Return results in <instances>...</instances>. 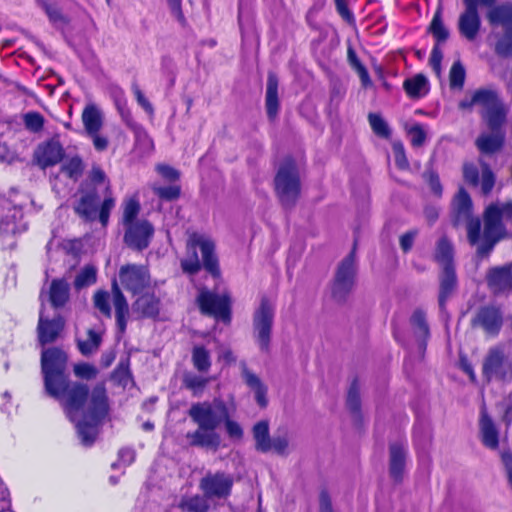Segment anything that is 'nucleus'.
I'll use <instances>...</instances> for the list:
<instances>
[{"instance_id": "1", "label": "nucleus", "mask_w": 512, "mask_h": 512, "mask_svg": "<svg viewBox=\"0 0 512 512\" xmlns=\"http://www.w3.org/2000/svg\"><path fill=\"white\" fill-rule=\"evenodd\" d=\"M191 420L198 428L186 434V439L193 447L217 449L221 438L216 429L223 423L231 439L240 440L243 437L241 425L232 420L225 401L215 398L212 402L204 401L191 405L188 410Z\"/></svg>"}, {"instance_id": "2", "label": "nucleus", "mask_w": 512, "mask_h": 512, "mask_svg": "<svg viewBox=\"0 0 512 512\" xmlns=\"http://www.w3.org/2000/svg\"><path fill=\"white\" fill-rule=\"evenodd\" d=\"M180 266L186 275H196L202 268L213 278L221 276L216 245L211 237L193 232L186 242V257L181 259Z\"/></svg>"}, {"instance_id": "3", "label": "nucleus", "mask_w": 512, "mask_h": 512, "mask_svg": "<svg viewBox=\"0 0 512 512\" xmlns=\"http://www.w3.org/2000/svg\"><path fill=\"white\" fill-rule=\"evenodd\" d=\"M503 220L512 223V199L486 207L483 213L482 243L475 251L478 261L488 258L497 243L507 236Z\"/></svg>"}, {"instance_id": "4", "label": "nucleus", "mask_w": 512, "mask_h": 512, "mask_svg": "<svg viewBox=\"0 0 512 512\" xmlns=\"http://www.w3.org/2000/svg\"><path fill=\"white\" fill-rule=\"evenodd\" d=\"M109 412L108 396L105 385L99 383L91 391L90 401L82 414V419L74 422L78 437L84 446H91L99 433V425Z\"/></svg>"}, {"instance_id": "5", "label": "nucleus", "mask_w": 512, "mask_h": 512, "mask_svg": "<svg viewBox=\"0 0 512 512\" xmlns=\"http://www.w3.org/2000/svg\"><path fill=\"white\" fill-rule=\"evenodd\" d=\"M67 354L57 347L43 350L41 355V370L44 380V389L47 395H57L58 388L68 379Z\"/></svg>"}, {"instance_id": "6", "label": "nucleus", "mask_w": 512, "mask_h": 512, "mask_svg": "<svg viewBox=\"0 0 512 512\" xmlns=\"http://www.w3.org/2000/svg\"><path fill=\"white\" fill-rule=\"evenodd\" d=\"M274 184L281 205L285 209H292L301 191L299 170L292 158H287L280 164Z\"/></svg>"}, {"instance_id": "7", "label": "nucleus", "mask_w": 512, "mask_h": 512, "mask_svg": "<svg viewBox=\"0 0 512 512\" xmlns=\"http://www.w3.org/2000/svg\"><path fill=\"white\" fill-rule=\"evenodd\" d=\"M508 113L509 107L506 105L483 120L489 132H482L475 141V145L480 153L492 155L502 150L506 136L504 125L507 121Z\"/></svg>"}, {"instance_id": "8", "label": "nucleus", "mask_w": 512, "mask_h": 512, "mask_svg": "<svg viewBox=\"0 0 512 512\" xmlns=\"http://www.w3.org/2000/svg\"><path fill=\"white\" fill-rule=\"evenodd\" d=\"M57 395H49L59 400L70 421L75 422L79 412L82 414L89 404L91 393L87 384L81 382H71L68 379L58 388Z\"/></svg>"}, {"instance_id": "9", "label": "nucleus", "mask_w": 512, "mask_h": 512, "mask_svg": "<svg viewBox=\"0 0 512 512\" xmlns=\"http://www.w3.org/2000/svg\"><path fill=\"white\" fill-rule=\"evenodd\" d=\"M482 376L487 382L503 384L512 381V358L505 352L504 347H491L482 363Z\"/></svg>"}, {"instance_id": "10", "label": "nucleus", "mask_w": 512, "mask_h": 512, "mask_svg": "<svg viewBox=\"0 0 512 512\" xmlns=\"http://www.w3.org/2000/svg\"><path fill=\"white\" fill-rule=\"evenodd\" d=\"M455 225L466 224L468 243L476 247L482 243L481 220L472 215V200L470 195L463 188L459 190L454 199Z\"/></svg>"}, {"instance_id": "11", "label": "nucleus", "mask_w": 512, "mask_h": 512, "mask_svg": "<svg viewBox=\"0 0 512 512\" xmlns=\"http://www.w3.org/2000/svg\"><path fill=\"white\" fill-rule=\"evenodd\" d=\"M275 317V306L267 296H263L252 318L254 338L263 352H268Z\"/></svg>"}, {"instance_id": "12", "label": "nucleus", "mask_w": 512, "mask_h": 512, "mask_svg": "<svg viewBox=\"0 0 512 512\" xmlns=\"http://www.w3.org/2000/svg\"><path fill=\"white\" fill-rule=\"evenodd\" d=\"M355 249L356 242L352 251L340 262L335 273L332 284V297L339 303L347 300L355 285Z\"/></svg>"}, {"instance_id": "13", "label": "nucleus", "mask_w": 512, "mask_h": 512, "mask_svg": "<svg viewBox=\"0 0 512 512\" xmlns=\"http://www.w3.org/2000/svg\"><path fill=\"white\" fill-rule=\"evenodd\" d=\"M197 303L202 314L220 318L224 322L230 321L231 297L228 292L218 295L203 289L197 297Z\"/></svg>"}, {"instance_id": "14", "label": "nucleus", "mask_w": 512, "mask_h": 512, "mask_svg": "<svg viewBox=\"0 0 512 512\" xmlns=\"http://www.w3.org/2000/svg\"><path fill=\"white\" fill-rule=\"evenodd\" d=\"M482 107L481 118L484 120L495 111L506 106L500 97L498 91L493 88H480L474 91L470 99L465 98L459 102V108L462 110H471L473 106Z\"/></svg>"}, {"instance_id": "15", "label": "nucleus", "mask_w": 512, "mask_h": 512, "mask_svg": "<svg viewBox=\"0 0 512 512\" xmlns=\"http://www.w3.org/2000/svg\"><path fill=\"white\" fill-rule=\"evenodd\" d=\"M463 3L465 10L459 16L458 30L464 38L473 41L476 39L481 27L478 6H492L493 4H485L483 0H463Z\"/></svg>"}, {"instance_id": "16", "label": "nucleus", "mask_w": 512, "mask_h": 512, "mask_svg": "<svg viewBox=\"0 0 512 512\" xmlns=\"http://www.w3.org/2000/svg\"><path fill=\"white\" fill-rule=\"evenodd\" d=\"M474 328L482 329L489 336H497L503 326V313L494 305L481 306L471 320Z\"/></svg>"}, {"instance_id": "17", "label": "nucleus", "mask_w": 512, "mask_h": 512, "mask_svg": "<svg viewBox=\"0 0 512 512\" xmlns=\"http://www.w3.org/2000/svg\"><path fill=\"white\" fill-rule=\"evenodd\" d=\"M119 279L126 290L138 294L149 285L150 274L145 266L129 264L120 268Z\"/></svg>"}, {"instance_id": "18", "label": "nucleus", "mask_w": 512, "mask_h": 512, "mask_svg": "<svg viewBox=\"0 0 512 512\" xmlns=\"http://www.w3.org/2000/svg\"><path fill=\"white\" fill-rule=\"evenodd\" d=\"M34 161L41 169H47L60 163L65 157V150L58 136L39 144L34 151Z\"/></svg>"}, {"instance_id": "19", "label": "nucleus", "mask_w": 512, "mask_h": 512, "mask_svg": "<svg viewBox=\"0 0 512 512\" xmlns=\"http://www.w3.org/2000/svg\"><path fill=\"white\" fill-rule=\"evenodd\" d=\"M125 228L124 242L127 246L137 251H142L149 246L154 227L148 220H138Z\"/></svg>"}, {"instance_id": "20", "label": "nucleus", "mask_w": 512, "mask_h": 512, "mask_svg": "<svg viewBox=\"0 0 512 512\" xmlns=\"http://www.w3.org/2000/svg\"><path fill=\"white\" fill-rule=\"evenodd\" d=\"M79 197L73 203L74 213L84 222H93L97 218L99 193L95 188H79Z\"/></svg>"}, {"instance_id": "21", "label": "nucleus", "mask_w": 512, "mask_h": 512, "mask_svg": "<svg viewBox=\"0 0 512 512\" xmlns=\"http://www.w3.org/2000/svg\"><path fill=\"white\" fill-rule=\"evenodd\" d=\"M233 479L224 472L207 474L200 481V488L207 498H225L230 495Z\"/></svg>"}, {"instance_id": "22", "label": "nucleus", "mask_w": 512, "mask_h": 512, "mask_svg": "<svg viewBox=\"0 0 512 512\" xmlns=\"http://www.w3.org/2000/svg\"><path fill=\"white\" fill-rule=\"evenodd\" d=\"M486 283L494 295L510 293L512 291L511 265L495 266L488 269Z\"/></svg>"}, {"instance_id": "23", "label": "nucleus", "mask_w": 512, "mask_h": 512, "mask_svg": "<svg viewBox=\"0 0 512 512\" xmlns=\"http://www.w3.org/2000/svg\"><path fill=\"white\" fill-rule=\"evenodd\" d=\"M64 325L63 317L57 316L51 320L44 319L41 311L37 327L39 343L44 346L55 342L63 330Z\"/></svg>"}, {"instance_id": "24", "label": "nucleus", "mask_w": 512, "mask_h": 512, "mask_svg": "<svg viewBox=\"0 0 512 512\" xmlns=\"http://www.w3.org/2000/svg\"><path fill=\"white\" fill-rule=\"evenodd\" d=\"M113 305L119 337L126 332L129 319V305L116 280L112 282Z\"/></svg>"}, {"instance_id": "25", "label": "nucleus", "mask_w": 512, "mask_h": 512, "mask_svg": "<svg viewBox=\"0 0 512 512\" xmlns=\"http://www.w3.org/2000/svg\"><path fill=\"white\" fill-rule=\"evenodd\" d=\"M279 79L276 73L270 71L267 75L266 93H265V108L267 117L270 121H274L280 111L279 100Z\"/></svg>"}, {"instance_id": "26", "label": "nucleus", "mask_w": 512, "mask_h": 512, "mask_svg": "<svg viewBox=\"0 0 512 512\" xmlns=\"http://www.w3.org/2000/svg\"><path fill=\"white\" fill-rule=\"evenodd\" d=\"M389 473L395 482H400L403 478L407 446L403 442H395L390 444L389 447Z\"/></svg>"}, {"instance_id": "27", "label": "nucleus", "mask_w": 512, "mask_h": 512, "mask_svg": "<svg viewBox=\"0 0 512 512\" xmlns=\"http://www.w3.org/2000/svg\"><path fill=\"white\" fill-rule=\"evenodd\" d=\"M458 285L455 265L444 266L439 274L438 302L441 309L445 307L447 299L453 294Z\"/></svg>"}, {"instance_id": "28", "label": "nucleus", "mask_w": 512, "mask_h": 512, "mask_svg": "<svg viewBox=\"0 0 512 512\" xmlns=\"http://www.w3.org/2000/svg\"><path fill=\"white\" fill-rule=\"evenodd\" d=\"M410 325L413 328L414 336L418 343L419 354L423 357L430 337L426 313L422 309H416L410 317Z\"/></svg>"}, {"instance_id": "29", "label": "nucleus", "mask_w": 512, "mask_h": 512, "mask_svg": "<svg viewBox=\"0 0 512 512\" xmlns=\"http://www.w3.org/2000/svg\"><path fill=\"white\" fill-rule=\"evenodd\" d=\"M242 377L248 387L255 393V400L261 408H265L268 404L267 387L262 383L260 378L250 371L245 362H241Z\"/></svg>"}, {"instance_id": "30", "label": "nucleus", "mask_w": 512, "mask_h": 512, "mask_svg": "<svg viewBox=\"0 0 512 512\" xmlns=\"http://www.w3.org/2000/svg\"><path fill=\"white\" fill-rule=\"evenodd\" d=\"M479 425L483 445L491 450L497 449L499 446V432L487 412H481Z\"/></svg>"}, {"instance_id": "31", "label": "nucleus", "mask_w": 512, "mask_h": 512, "mask_svg": "<svg viewBox=\"0 0 512 512\" xmlns=\"http://www.w3.org/2000/svg\"><path fill=\"white\" fill-rule=\"evenodd\" d=\"M70 298V285L63 278L53 279L49 289V301L55 309L62 308Z\"/></svg>"}, {"instance_id": "32", "label": "nucleus", "mask_w": 512, "mask_h": 512, "mask_svg": "<svg viewBox=\"0 0 512 512\" xmlns=\"http://www.w3.org/2000/svg\"><path fill=\"white\" fill-rule=\"evenodd\" d=\"M134 307L142 317L156 318L160 312V299L154 294L147 293L135 301Z\"/></svg>"}, {"instance_id": "33", "label": "nucleus", "mask_w": 512, "mask_h": 512, "mask_svg": "<svg viewBox=\"0 0 512 512\" xmlns=\"http://www.w3.org/2000/svg\"><path fill=\"white\" fill-rule=\"evenodd\" d=\"M82 122L86 134H95L103 126V117L101 111L94 104L87 105L82 112Z\"/></svg>"}, {"instance_id": "34", "label": "nucleus", "mask_w": 512, "mask_h": 512, "mask_svg": "<svg viewBox=\"0 0 512 512\" xmlns=\"http://www.w3.org/2000/svg\"><path fill=\"white\" fill-rule=\"evenodd\" d=\"M491 25L512 26V2H505L492 7L487 13Z\"/></svg>"}, {"instance_id": "35", "label": "nucleus", "mask_w": 512, "mask_h": 512, "mask_svg": "<svg viewBox=\"0 0 512 512\" xmlns=\"http://www.w3.org/2000/svg\"><path fill=\"white\" fill-rule=\"evenodd\" d=\"M253 438L255 440V449L261 453L271 451V437L269 433V423L267 420L257 422L252 428Z\"/></svg>"}, {"instance_id": "36", "label": "nucleus", "mask_w": 512, "mask_h": 512, "mask_svg": "<svg viewBox=\"0 0 512 512\" xmlns=\"http://www.w3.org/2000/svg\"><path fill=\"white\" fill-rule=\"evenodd\" d=\"M103 185L105 193L111 192L110 182L107 179V176L103 169L99 165H93L91 170L88 173L86 181H84L81 185V189H89L95 188L98 191V187Z\"/></svg>"}, {"instance_id": "37", "label": "nucleus", "mask_w": 512, "mask_h": 512, "mask_svg": "<svg viewBox=\"0 0 512 512\" xmlns=\"http://www.w3.org/2000/svg\"><path fill=\"white\" fill-rule=\"evenodd\" d=\"M403 88L409 97L420 98L428 93L429 83L424 75L417 74L412 78L406 79L403 83Z\"/></svg>"}, {"instance_id": "38", "label": "nucleus", "mask_w": 512, "mask_h": 512, "mask_svg": "<svg viewBox=\"0 0 512 512\" xmlns=\"http://www.w3.org/2000/svg\"><path fill=\"white\" fill-rule=\"evenodd\" d=\"M453 253L454 249L451 241L446 236H442L436 244L434 254L435 261L442 267L454 265Z\"/></svg>"}, {"instance_id": "39", "label": "nucleus", "mask_w": 512, "mask_h": 512, "mask_svg": "<svg viewBox=\"0 0 512 512\" xmlns=\"http://www.w3.org/2000/svg\"><path fill=\"white\" fill-rule=\"evenodd\" d=\"M131 131L134 134V149L142 156L150 154L154 150V142L146 129L139 125Z\"/></svg>"}, {"instance_id": "40", "label": "nucleus", "mask_w": 512, "mask_h": 512, "mask_svg": "<svg viewBox=\"0 0 512 512\" xmlns=\"http://www.w3.org/2000/svg\"><path fill=\"white\" fill-rule=\"evenodd\" d=\"M191 361L193 367L200 373H207L212 365L210 352L203 345L193 347Z\"/></svg>"}, {"instance_id": "41", "label": "nucleus", "mask_w": 512, "mask_h": 512, "mask_svg": "<svg viewBox=\"0 0 512 512\" xmlns=\"http://www.w3.org/2000/svg\"><path fill=\"white\" fill-rule=\"evenodd\" d=\"M346 405L356 421L361 420V399L360 386L357 379H354L349 387Z\"/></svg>"}, {"instance_id": "42", "label": "nucleus", "mask_w": 512, "mask_h": 512, "mask_svg": "<svg viewBox=\"0 0 512 512\" xmlns=\"http://www.w3.org/2000/svg\"><path fill=\"white\" fill-rule=\"evenodd\" d=\"M209 383V378L197 375L193 372H185L182 378V385L190 390L194 396H200Z\"/></svg>"}, {"instance_id": "43", "label": "nucleus", "mask_w": 512, "mask_h": 512, "mask_svg": "<svg viewBox=\"0 0 512 512\" xmlns=\"http://www.w3.org/2000/svg\"><path fill=\"white\" fill-rule=\"evenodd\" d=\"M428 32L433 35L436 40V44L439 46L449 38V31L443 23L440 9L435 12L428 27Z\"/></svg>"}, {"instance_id": "44", "label": "nucleus", "mask_w": 512, "mask_h": 512, "mask_svg": "<svg viewBox=\"0 0 512 512\" xmlns=\"http://www.w3.org/2000/svg\"><path fill=\"white\" fill-rule=\"evenodd\" d=\"M115 104L117 107V110L121 116L122 121L125 123V125L130 129L133 130L136 127H138L140 124L136 122L132 116L131 110L129 109L127 105V100L124 97V93L122 90L119 92V96L115 99Z\"/></svg>"}, {"instance_id": "45", "label": "nucleus", "mask_w": 512, "mask_h": 512, "mask_svg": "<svg viewBox=\"0 0 512 512\" xmlns=\"http://www.w3.org/2000/svg\"><path fill=\"white\" fill-rule=\"evenodd\" d=\"M84 163L80 156L76 155L66 161L62 167L61 171L70 179L77 181L84 172Z\"/></svg>"}, {"instance_id": "46", "label": "nucleus", "mask_w": 512, "mask_h": 512, "mask_svg": "<svg viewBox=\"0 0 512 512\" xmlns=\"http://www.w3.org/2000/svg\"><path fill=\"white\" fill-rule=\"evenodd\" d=\"M494 51L503 58L512 56V25L505 28L504 34L495 44Z\"/></svg>"}, {"instance_id": "47", "label": "nucleus", "mask_w": 512, "mask_h": 512, "mask_svg": "<svg viewBox=\"0 0 512 512\" xmlns=\"http://www.w3.org/2000/svg\"><path fill=\"white\" fill-rule=\"evenodd\" d=\"M97 270L93 265L84 266L74 280L76 289H82L96 283Z\"/></svg>"}, {"instance_id": "48", "label": "nucleus", "mask_w": 512, "mask_h": 512, "mask_svg": "<svg viewBox=\"0 0 512 512\" xmlns=\"http://www.w3.org/2000/svg\"><path fill=\"white\" fill-rule=\"evenodd\" d=\"M101 336L93 329L88 330V339L85 341H78V348L80 352L87 356L95 352L101 344Z\"/></svg>"}, {"instance_id": "49", "label": "nucleus", "mask_w": 512, "mask_h": 512, "mask_svg": "<svg viewBox=\"0 0 512 512\" xmlns=\"http://www.w3.org/2000/svg\"><path fill=\"white\" fill-rule=\"evenodd\" d=\"M93 304L103 316L111 318L110 294L105 290H98L93 296Z\"/></svg>"}, {"instance_id": "50", "label": "nucleus", "mask_w": 512, "mask_h": 512, "mask_svg": "<svg viewBox=\"0 0 512 512\" xmlns=\"http://www.w3.org/2000/svg\"><path fill=\"white\" fill-rule=\"evenodd\" d=\"M112 379L120 386L127 387L132 381V374L129 368V360L121 361L112 373Z\"/></svg>"}, {"instance_id": "51", "label": "nucleus", "mask_w": 512, "mask_h": 512, "mask_svg": "<svg viewBox=\"0 0 512 512\" xmlns=\"http://www.w3.org/2000/svg\"><path fill=\"white\" fill-rule=\"evenodd\" d=\"M180 507L188 512H207L209 504L204 497L196 495L182 500Z\"/></svg>"}, {"instance_id": "52", "label": "nucleus", "mask_w": 512, "mask_h": 512, "mask_svg": "<svg viewBox=\"0 0 512 512\" xmlns=\"http://www.w3.org/2000/svg\"><path fill=\"white\" fill-rule=\"evenodd\" d=\"M369 124L372 131L381 138H388L390 136V129L386 121L376 113H370L368 115Z\"/></svg>"}, {"instance_id": "53", "label": "nucleus", "mask_w": 512, "mask_h": 512, "mask_svg": "<svg viewBox=\"0 0 512 512\" xmlns=\"http://www.w3.org/2000/svg\"><path fill=\"white\" fill-rule=\"evenodd\" d=\"M481 191L484 195H488L495 185V175L487 163H481Z\"/></svg>"}, {"instance_id": "54", "label": "nucleus", "mask_w": 512, "mask_h": 512, "mask_svg": "<svg viewBox=\"0 0 512 512\" xmlns=\"http://www.w3.org/2000/svg\"><path fill=\"white\" fill-rule=\"evenodd\" d=\"M466 72L465 68L460 61L453 63L450 73V86L451 88H462L465 82Z\"/></svg>"}, {"instance_id": "55", "label": "nucleus", "mask_w": 512, "mask_h": 512, "mask_svg": "<svg viewBox=\"0 0 512 512\" xmlns=\"http://www.w3.org/2000/svg\"><path fill=\"white\" fill-rule=\"evenodd\" d=\"M140 212V204L136 199H129L123 210V224L128 226L134 224L137 220V216Z\"/></svg>"}, {"instance_id": "56", "label": "nucleus", "mask_w": 512, "mask_h": 512, "mask_svg": "<svg viewBox=\"0 0 512 512\" xmlns=\"http://www.w3.org/2000/svg\"><path fill=\"white\" fill-rule=\"evenodd\" d=\"M23 122L27 130L37 133L43 129L44 117L39 112H28L23 115Z\"/></svg>"}, {"instance_id": "57", "label": "nucleus", "mask_w": 512, "mask_h": 512, "mask_svg": "<svg viewBox=\"0 0 512 512\" xmlns=\"http://www.w3.org/2000/svg\"><path fill=\"white\" fill-rule=\"evenodd\" d=\"M114 206H115V199L112 197V193L111 192L105 193V198H104L101 206L98 208V212H97L99 221L103 226L107 225V223L109 221L110 212L114 208Z\"/></svg>"}, {"instance_id": "58", "label": "nucleus", "mask_w": 512, "mask_h": 512, "mask_svg": "<svg viewBox=\"0 0 512 512\" xmlns=\"http://www.w3.org/2000/svg\"><path fill=\"white\" fill-rule=\"evenodd\" d=\"M155 194L166 201H173L179 198L181 189L178 185H170L165 187H155Z\"/></svg>"}, {"instance_id": "59", "label": "nucleus", "mask_w": 512, "mask_h": 512, "mask_svg": "<svg viewBox=\"0 0 512 512\" xmlns=\"http://www.w3.org/2000/svg\"><path fill=\"white\" fill-rule=\"evenodd\" d=\"M408 135L411 140V144L414 147H420L426 140V132L424 131L421 124H414L408 129Z\"/></svg>"}, {"instance_id": "60", "label": "nucleus", "mask_w": 512, "mask_h": 512, "mask_svg": "<svg viewBox=\"0 0 512 512\" xmlns=\"http://www.w3.org/2000/svg\"><path fill=\"white\" fill-rule=\"evenodd\" d=\"M74 373L77 377L85 380H91L96 377L97 369L88 363L74 365Z\"/></svg>"}, {"instance_id": "61", "label": "nucleus", "mask_w": 512, "mask_h": 512, "mask_svg": "<svg viewBox=\"0 0 512 512\" xmlns=\"http://www.w3.org/2000/svg\"><path fill=\"white\" fill-rule=\"evenodd\" d=\"M393 153L395 158V164L400 169H407L409 162L405 154V149L402 143L393 144Z\"/></svg>"}, {"instance_id": "62", "label": "nucleus", "mask_w": 512, "mask_h": 512, "mask_svg": "<svg viewBox=\"0 0 512 512\" xmlns=\"http://www.w3.org/2000/svg\"><path fill=\"white\" fill-rule=\"evenodd\" d=\"M336 11L341 16V18L346 21L348 24L355 23V16L353 12L348 8L346 0H334Z\"/></svg>"}, {"instance_id": "63", "label": "nucleus", "mask_w": 512, "mask_h": 512, "mask_svg": "<svg viewBox=\"0 0 512 512\" xmlns=\"http://www.w3.org/2000/svg\"><path fill=\"white\" fill-rule=\"evenodd\" d=\"M463 176L465 181L472 185L478 186L479 184V170L474 164H465L463 167Z\"/></svg>"}, {"instance_id": "64", "label": "nucleus", "mask_w": 512, "mask_h": 512, "mask_svg": "<svg viewBox=\"0 0 512 512\" xmlns=\"http://www.w3.org/2000/svg\"><path fill=\"white\" fill-rule=\"evenodd\" d=\"M443 59V53L438 44H435L429 58V64L437 75L441 73V62Z\"/></svg>"}]
</instances>
